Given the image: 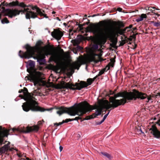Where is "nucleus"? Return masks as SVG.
I'll return each mask as SVG.
<instances>
[{
  "label": "nucleus",
  "instance_id": "a19ab883",
  "mask_svg": "<svg viewBox=\"0 0 160 160\" xmlns=\"http://www.w3.org/2000/svg\"><path fill=\"white\" fill-rule=\"evenodd\" d=\"M103 122L104 121H102V120L100 122H96V124L97 125H100L101 124H102Z\"/></svg>",
  "mask_w": 160,
  "mask_h": 160
},
{
  "label": "nucleus",
  "instance_id": "338daca9",
  "mask_svg": "<svg viewBox=\"0 0 160 160\" xmlns=\"http://www.w3.org/2000/svg\"><path fill=\"white\" fill-rule=\"evenodd\" d=\"M155 9L156 10H160L158 8H155Z\"/></svg>",
  "mask_w": 160,
  "mask_h": 160
},
{
  "label": "nucleus",
  "instance_id": "58836bf2",
  "mask_svg": "<svg viewBox=\"0 0 160 160\" xmlns=\"http://www.w3.org/2000/svg\"><path fill=\"white\" fill-rule=\"evenodd\" d=\"M137 131H138L139 132H140V133H143V132L141 129V128L140 127H138V128L136 129Z\"/></svg>",
  "mask_w": 160,
  "mask_h": 160
},
{
  "label": "nucleus",
  "instance_id": "ddd939ff",
  "mask_svg": "<svg viewBox=\"0 0 160 160\" xmlns=\"http://www.w3.org/2000/svg\"><path fill=\"white\" fill-rule=\"evenodd\" d=\"M29 7L32 10H36V12H34V13H36L37 18L38 17V15L41 17L43 16L44 17L46 18H48V17L47 16V14H45L44 11L40 8L39 7H38L37 6L29 5Z\"/></svg>",
  "mask_w": 160,
  "mask_h": 160
},
{
  "label": "nucleus",
  "instance_id": "a18cd8bd",
  "mask_svg": "<svg viewBox=\"0 0 160 160\" xmlns=\"http://www.w3.org/2000/svg\"><path fill=\"white\" fill-rule=\"evenodd\" d=\"M23 91H24L22 89H20L19 91L18 92L19 93H22V92H23Z\"/></svg>",
  "mask_w": 160,
  "mask_h": 160
},
{
  "label": "nucleus",
  "instance_id": "e433bc0d",
  "mask_svg": "<svg viewBox=\"0 0 160 160\" xmlns=\"http://www.w3.org/2000/svg\"><path fill=\"white\" fill-rule=\"evenodd\" d=\"M132 25H130L128 27H126L125 28V29L126 30H127V29H131V28L132 29Z\"/></svg>",
  "mask_w": 160,
  "mask_h": 160
},
{
  "label": "nucleus",
  "instance_id": "dca6fc26",
  "mask_svg": "<svg viewBox=\"0 0 160 160\" xmlns=\"http://www.w3.org/2000/svg\"><path fill=\"white\" fill-rule=\"evenodd\" d=\"M23 94L25 95V96L27 98H29V101L30 100H35L36 101V99L34 96L35 95L32 93H29L28 92V90L27 88L24 87L23 88Z\"/></svg>",
  "mask_w": 160,
  "mask_h": 160
},
{
  "label": "nucleus",
  "instance_id": "5701e85b",
  "mask_svg": "<svg viewBox=\"0 0 160 160\" xmlns=\"http://www.w3.org/2000/svg\"><path fill=\"white\" fill-rule=\"evenodd\" d=\"M28 65L31 68L33 69L35 67V62L33 61L30 60L28 61Z\"/></svg>",
  "mask_w": 160,
  "mask_h": 160
},
{
  "label": "nucleus",
  "instance_id": "5fc2aeb1",
  "mask_svg": "<svg viewBox=\"0 0 160 160\" xmlns=\"http://www.w3.org/2000/svg\"><path fill=\"white\" fill-rule=\"evenodd\" d=\"M128 40L129 41H132V38L131 37H130L129 38H128Z\"/></svg>",
  "mask_w": 160,
  "mask_h": 160
},
{
  "label": "nucleus",
  "instance_id": "4be33fe9",
  "mask_svg": "<svg viewBox=\"0 0 160 160\" xmlns=\"http://www.w3.org/2000/svg\"><path fill=\"white\" fill-rule=\"evenodd\" d=\"M117 31L119 34L125 36L124 33H125L126 32V30L125 29V28L124 29H117Z\"/></svg>",
  "mask_w": 160,
  "mask_h": 160
},
{
  "label": "nucleus",
  "instance_id": "7c9ffc66",
  "mask_svg": "<svg viewBox=\"0 0 160 160\" xmlns=\"http://www.w3.org/2000/svg\"><path fill=\"white\" fill-rule=\"evenodd\" d=\"M152 22L154 23V25L156 27H158L160 26V22L159 23L158 22H155L154 21H152Z\"/></svg>",
  "mask_w": 160,
  "mask_h": 160
},
{
  "label": "nucleus",
  "instance_id": "72a5a7b5",
  "mask_svg": "<svg viewBox=\"0 0 160 160\" xmlns=\"http://www.w3.org/2000/svg\"><path fill=\"white\" fill-rule=\"evenodd\" d=\"M143 20L142 19V18L140 16V17L138 18L136 20V21L137 22H139L140 21H142Z\"/></svg>",
  "mask_w": 160,
  "mask_h": 160
},
{
  "label": "nucleus",
  "instance_id": "39448f33",
  "mask_svg": "<svg viewBox=\"0 0 160 160\" xmlns=\"http://www.w3.org/2000/svg\"><path fill=\"white\" fill-rule=\"evenodd\" d=\"M19 96L26 101L22 105L23 110L26 112H28L30 110L33 112H43L46 111H49L53 109L52 108L45 109L41 107L38 106V103L35 100H30V101H29V98L26 97L24 94H20Z\"/></svg>",
  "mask_w": 160,
  "mask_h": 160
},
{
  "label": "nucleus",
  "instance_id": "f3484780",
  "mask_svg": "<svg viewBox=\"0 0 160 160\" xmlns=\"http://www.w3.org/2000/svg\"><path fill=\"white\" fill-rule=\"evenodd\" d=\"M9 131L7 129L3 128L2 131H0V144H2L3 139V138L5 137H7L9 133Z\"/></svg>",
  "mask_w": 160,
  "mask_h": 160
},
{
  "label": "nucleus",
  "instance_id": "603ef678",
  "mask_svg": "<svg viewBox=\"0 0 160 160\" xmlns=\"http://www.w3.org/2000/svg\"><path fill=\"white\" fill-rule=\"evenodd\" d=\"M98 75H97L96 77H94L93 78H92V80H93V82L95 80V79H96V78L98 77Z\"/></svg>",
  "mask_w": 160,
  "mask_h": 160
},
{
  "label": "nucleus",
  "instance_id": "6e6d98bb",
  "mask_svg": "<svg viewBox=\"0 0 160 160\" xmlns=\"http://www.w3.org/2000/svg\"><path fill=\"white\" fill-rule=\"evenodd\" d=\"M131 30L130 29H127V30H126V32H125V33L128 32H130Z\"/></svg>",
  "mask_w": 160,
  "mask_h": 160
},
{
  "label": "nucleus",
  "instance_id": "c756f323",
  "mask_svg": "<svg viewBox=\"0 0 160 160\" xmlns=\"http://www.w3.org/2000/svg\"><path fill=\"white\" fill-rule=\"evenodd\" d=\"M1 5L3 6H6L7 7L9 6V3L6 2H3L1 3Z\"/></svg>",
  "mask_w": 160,
  "mask_h": 160
},
{
  "label": "nucleus",
  "instance_id": "e2e57ef3",
  "mask_svg": "<svg viewBox=\"0 0 160 160\" xmlns=\"http://www.w3.org/2000/svg\"><path fill=\"white\" fill-rule=\"evenodd\" d=\"M110 94H111V95L113 94L114 93V92H113L112 93H111L112 92L111 91H110Z\"/></svg>",
  "mask_w": 160,
  "mask_h": 160
},
{
  "label": "nucleus",
  "instance_id": "9d476101",
  "mask_svg": "<svg viewBox=\"0 0 160 160\" xmlns=\"http://www.w3.org/2000/svg\"><path fill=\"white\" fill-rule=\"evenodd\" d=\"M33 70V68H31L30 67L29 68H27V72L30 74L28 76H26L25 78H27L28 80H30V81L33 82L34 85L35 86L39 84V81L36 76L32 73V71Z\"/></svg>",
  "mask_w": 160,
  "mask_h": 160
},
{
  "label": "nucleus",
  "instance_id": "c03bdc74",
  "mask_svg": "<svg viewBox=\"0 0 160 160\" xmlns=\"http://www.w3.org/2000/svg\"><path fill=\"white\" fill-rule=\"evenodd\" d=\"M62 121H64V123H67L69 122L68 119H67L65 120H63Z\"/></svg>",
  "mask_w": 160,
  "mask_h": 160
},
{
  "label": "nucleus",
  "instance_id": "bf43d9fd",
  "mask_svg": "<svg viewBox=\"0 0 160 160\" xmlns=\"http://www.w3.org/2000/svg\"><path fill=\"white\" fill-rule=\"evenodd\" d=\"M137 45L136 44H135V46H134V47L133 48V49H135L137 48Z\"/></svg>",
  "mask_w": 160,
  "mask_h": 160
},
{
  "label": "nucleus",
  "instance_id": "0eeeda50",
  "mask_svg": "<svg viewBox=\"0 0 160 160\" xmlns=\"http://www.w3.org/2000/svg\"><path fill=\"white\" fill-rule=\"evenodd\" d=\"M98 48V43H94L92 46V49L91 50L88 58V59L90 62H94L96 63L99 61L98 59L100 56L98 54L95 53V51L97 50Z\"/></svg>",
  "mask_w": 160,
  "mask_h": 160
},
{
  "label": "nucleus",
  "instance_id": "1a4fd4ad",
  "mask_svg": "<svg viewBox=\"0 0 160 160\" xmlns=\"http://www.w3.org/2000/svg\"><path fill=\"white\" fill-rule=\"evenodd\" d=\"M105 102V100L104 101V102L102 104V106H99L98 108H96L97 110H96V112L93 113L92 114L89 116H87L85 118L83 119L82 120H88L90 119H91L94 118H96L97 116L100 115L102 111L103 108H105L107 110L106 108H104V104Z\"/></svg>",
  "mask_w": 160,
  "mask_h": 160
},
{
  "label": "nucleus",
  "instance_id": "2eb2a0df",
  "mask_svg": "<svg viewBox=\"0 0 160 160\" xmlns=\"http://www.w3.org/2000/svg\"><path fill=\"white\" fill-rule=\"evenodd\" d=\"M149 130L151 131V133L155 137L157 138H160V132L158 130L155 125H152Z\"/></svg>",
  "mask_w": 160,
  "mask_h": 160
},
{
  "label": "nucleus",
  "instance_id": "09e8293b",
  "mask_svg": "<svg viewBox=\"0 0 160 160\" xmlns=\"http://www.w3.org/2000/svg\"><path fill=\"white\" fill-rule=\"evenodd\" d=\"M131 30L134 31L137 30V28L136 27L132 28Z\"/></svg>",
  "mask_w": 160,
  "mask_h": 160
},
{
  "label": "nucleus",
  "instance_id": "13d9d810",
  "mask_svg": "<svg viewBox=\"0 0 160 160\" xmlns=\"http://www.w3.org/2000/svg\"><path fill=\"white\" fill-rule=\"evenodd\" d=\"M68 120H69V122L72 121H74V118H73V119L69 118L68 119Z\"/></svg>",
  "mask_w": 160,
  "mask_h": 160
},
{
  "label": "nucleus",
  "instance_id": "2f4dec72",
  "mask_svg": "<svg viewBox=\"0 0 160 160\" xmlns=\"http://www.w3.org/2000/svg\"><path fill=\"white\" fill-rule=\"evenodd\" d=\"M72 42L73 43L74 46H77V45H78V43L75 40H72Z\"/></svg>",
  "mask_w": 160,
  "mask_h": 160
},
{
  "label": "nucleus",
  "instance_id": "79ce46f5",
  "mask_svg": "<svg viewBox=\"0 0 160 160\" xmlns=\"http://www.w3.org/2000/svg\"><path fill=\"white\" fill-rule=\"evenodd\" d=\"M122 8H117V10L119 12H122Z\"/></svg>",
  "mask_w": 160,
  "mask_h": 160
},
{
  "label": "nucleus",
  "instance_id": "69168bd1",
  "mask_svg": "<svg viewBox=\"0 0 160 160\" xmlns=\"http://www.w3.org/2000/svg\"><path fill=\"white\" fill-rule=\"evenodd\" d=\"M26 159L27 160H30L29 158H26Z\"/></svg>",
  "mask_w": 160,
  "mask_h": 160
},
{
  "label": "nucleus",
  "instance_id": "6ab92c4d",
  "mask_svg": "<svg viewBox=\"0 0 160 160\" xmlns=\"http://www.w3.org/2000/svg\"><path fill=\"white\" fill-rule=\"evenodd\" d=\"M39 129V127L37 125H34L32 127H27L26 128V130L24 132L26 133L31 132H37Z\"/></svg>",
  "mask_w": 160,
  "mask_h": 160
},
{
  "label": "nucleus",
  "instance_id": "7ed1b4c3",
  "mask_svg": "<svg viewBox=\"0 0 160 160\" xmlns=\"http://www.w3.org/2000/svg\"><path fill=\"white\" fill-rule=\"evenodd\" d=\"M95 108L93 106L90 105L87 102L84 101L79 103L76 107L72 106L68 108L63 106L58 107L57 109L58 110L57 113L59 115L64 113H67L71 116H75L77 115L78 117H76L74 118V120L78 121L80 119L81 121L85 118H82L80 117L82 116L84 114L88 112H91Z\"/></svg>",
  "mask_w": 160,
  "mask_h": 160
},
{
  "label": "nucleus",
  "instance_id": "de8ad7c7",
  "mask_svg": "<svg viewBox=\"0 0 160 160\" xmlns=\"http://www.w3.org/2000/svg\"><path fill=\"white\" fill-rule=\"evenodd\" d=\"M42 121H38V124L39 125H41L42 124Z\"/></svg>",
  "mask_w": 160,
  "mask_h": 160
},
{
  "label": "nucleus",
  "instance_id": "f704fd0d",
  "mask_svg": "<svg viewBox=\"0 0 160 160\" xmlns=\"http://www.w3.org/2000/svg\"><path fill=\"white\" fill-rule=\"evenodd\" d=\"M141 16L142 18V19H143L144 18H146L147 17L146 14H142L141 15Z\"/></svg>",
  "mask_w": 160,
  "mask_h": 160
},
{
  "label": "nucleus",
  "instance_id": "864d4df0",
  "mask_svg": "<svg viewBox=\"0 0 160 160\" xmlns=\"http://www.w3.org/2000/svg\"><path fill=\"white\" fill-rule=\"evenodd\" d=\"M60 51L62 53H64V51L63 50V49H62L61 48H60Z\"/></svg>",
  "mask_w": 160,
  "mask_h": 160
},
{
  "label": "nucleus",
  "instance_id": "3c124183",
  "mask_svg": "<svg viewBox=\"0 0 160 160\" xmlns=\"http://www.w3.org/2000/svg\"><path fill=\"white\" fill-rule=\"evenodd\" d=\"M64 123V121H62V122H59V123H58V124L59 125H61L62 124H63V123Z\"/></svg>",
  "mask_w": 160,
  "mask_h": 160
},
{
  "label": "nucleus",
  "instance_id": "20e7f679",
  "mask_svg": "<svg viewBox=\"0 0 160 160\" xmlns=\"http://www.w3.org/2000/svg\"><path fill=\"white\" fill-rule=\"evenodd\" d=\"M130 92L126 91L120 92L114 94V96L109 98V102L107 100H105L104 104V108L107 109L111 108L114 109L118 106L124 105L127 102V100H129Z\"/></svg>",
  "mask_w": 160,
  "mask_h": 160
},
{
  "label": "nucleus",
  "instance_id": "052dcab7",
  "mask_svg": "<svg viewBox=\"0 0 160 160\" xmlns=\"http://www.w3.org/2000/svg\"><path fill=\"white\" fill-rule=\"evenodd\" d=\"M87 15H85L84 16V18H83V19H86V18H87Z\"/></svg>",
  "mask_w": 160,
  "mask_h": 160
},
{
  "label": "nucleus",
  "instance_id": "bb28decb",
  "mask_svg": "<svg viewBox=\"0 0 160 160\" xmlns=\"http://www.w3.org/2000/svg\"><path fill=\"white\" fill-rule=\"evenodd\" d=\"M1 22L3 24L8 23L9 22V21L8 20L7 18L6 17L2 20Z\"/></svg>",
  "mask_w": 160,
  "mask_h": 160
},
{
  "label": "nucleus",
  "instance_id": "f257e3e1",
  "mask_svg": "<svg viewBox=\"0 0 160 160\" xmlns=\"http://www.w3.org/2000/svg\"><path fill=\"white\" fill-rule=\"evenodd\" d=\"M35 47H32L28 44L26 45L25 48L27 51L25 52L20 50L19 52V55L21 58H33L35 59H37V62H38L40 65L44 64L45 61L46 56L51 55L49 58L50 62L53 61L57 64V65H54L50 64V67L51 69L56 72H58L61 68L59 63L60 59L58 55L54 52L52 49H47L44 52L42 51H37L36 53H35Z\"/></svg>",
  "mask_w": 160,
  "mask_h": 160
},
{
  "label": "nucleus",
  "instance_id": "f8f14e48",
  "mask_svg": "<svg viewBox=\"0 0 160 160\" xmlns=\"http://www.w3.org/2000/svg\"><path fill=\"white\" fill-rule=\"evenodd\" d=\"M26 7H22L26 10V13L25 14V17L26 19H30L31 18L34 19L37 18L36 13L31 11L29 8V6L26 5Z\"/></svg>",
  "mask_w": 160,
  "mask_h": 160
},
{
  "label": "nucleus",
  "instance_id": "4468645a",
  "mask_svg": "<svg viewBox=\"0 0 160 160\" xmlns=\"http://www.w3.org/2000/svg\"><path fill=\"white\" fill-rule=\"evenodd\" d=\"M51 35L52 37L58 41L63 36V33L59 30L54 29V31L52 32Z\"/></svg>",
  "mask_w": 160,
  "mask_h": 160
},
{
  "label": "nucleus",
  "instance_id": "c85d7f7f",
  "mask_svg": "<svg viewBox=\"0 0 160 160\" xmlns=\"http://www.w3.org/2000/svg\"><path fill=\"white\" fill-rule=\"evenodd\" d=\"M78 22H77V23H76V25H77L78 26V27L79 28L80 30H83V27L85 25V24H78Z\"/></svg>",
  "mask_w": 160,
  "mask_h": 160
},
{
  "label": "nucleus",
  "instance_id": "ea45409f",
  "mask_svg": "<svg viewBox=\"0 0 160 160\" xmlns=\"http://www.w3.org/2000/svg\"><path fill=\"white\" fill-rule=\"evenodd\" d=\"M148 99V101H147V102H148L149 101L151 100L152 99L151 96H148L147 95V98Z\"/></svg>",
  "mask_w": 160,
  "mask_h": 160
},
{
  "label": "nucleus",
  "instance_id": "a211bd4d",
  "mask_svg": "<svg viewBox=\"0 0 160 160\" xmlns=\"http://www.w3.org/2000/svg\"><path fill=\"white\" fill-rule=\"evenodd\" d=\"M18 6L21 7H26V4L23 2H19L18 1H12L9 3V6L15 7Z\"/></svg>",
  "mask_w": 160,
  "mask_h": 160
},
{
  "label": "nucleus",
  "instance_id": "cd10ccee",
  "mask_svg": "<svg viewBox=\"0 0 160 160\" xmlns=\"http://www.w3.org/2000/svg\"><path fill=\"white\" fill-rule=\"evenodd\" d=\"M148 10L150 11L152 13H153V15L151 14V15H156L158 16V17L160 16V14H158L157 13H156L154 12V11H155V10H153L152 9H150V7H149L148 9Z\"/></svg>",
  "mask_w": 160,
  "mask_h": 160
},
{
  "label": "nucleus",
  "instance_id": "0e129e2a",
  "mask_svg": "<svg viewBox=\"0 0 160 160\" xmlns=\"http://www.w3.org/2000/svg\"><path fill=\"white\" fill-rule=\"evenodd\" d=\"M130 32H131V33H134L133 31L131 30Z\"/></svg>",
  "mask_w": 160,
  "mask_h": 160
},
{
  "label": "nucleus",
  "instance_id": "412c9836",
  "mask_svg": "<svg viewBox=\"0 0 160 160\" xmlns=\"http://www.w3.org/2000/svg\"><path fill=\"white\" fill-rule=\"evenodd\" d=\"M42 43V42L41 41H38L36 43V46L33 47H35V53L36 50H37V51H40V47Z\"/></svg>",
  "mask_w": 160,
  "mask_h": 160
},
{
  "label": "nucleus",
  "instance_id": "b1692460",
  "mask_svg": "<svg viewBox=\"0 0 160 160\" xmlns=\"http://www.w3.org/2000/svg\"><path fill=\"white\" fill-rule=\"evenodd\" d=\"M108 68L106 67V68H104L103 69L101 70L99 72L98 74V76H100L101 75L103 74L105 72L107 71V69Z\"/></svg>",
  "mask_w": 160,
  "mask_h": 160
},
{
  "label": "nucleus",
  "instance_id": "8fccbe9b",
  "mask_svg": "<svg viewBox=\"0 0 160 160\" xmlns=\"http://www.w3.org/2000/svg\"><path fill=\"white\" fill-rule=\"evenodd\" d=\"M54 126H56V127L58 126H59L58 124V123H54Z\"/></svg>",
  "mask_w": 160,
  "mask_h": 160
},
{
  "label": "nucleus",
  "instance_id": "393cba45",
  "mask_svg": "<svg viewBox=\"0 0 160 160\" xmlns=\"http://www.w3.org/2000/svg\"><path fill=\"white\" fill-rule=\"evenodd\" d=\"M101 153L103 156H105V157H106L108 158H109V159H111V155L106 152H101Z\"/></svg>",
  "mask_w": 160,
  "mask_h": 160
},
{
  "label": "nucleus",
  "instance_id": "423d86ee",
  "mask_svg": "<svg viewBox=\"0 0 160 160\" xmlns=\"http://www.w3.org/2000/svg\"><path fill=\"white\" fill-rule=\"evenodd\" d=\"M93 82L91 78H89L87 79V82L84 81H81L80 82H76L75 84H70L69 82L66 83L63 82L62 83L63 88H69L73 90H80L82 89L87 87L88 86L91 85Z\"/></svg>",
  "mask_w": 160,
  "mask_h": 160
},
{
  "label": "nucleus",
  "instance_id": "f03ea898",
  "mask_svg": "<svg viewBox=\"0 0 160 160\" xmlns=\"http://www.w3.org/2000/svg\"><path fill=\"white\" fill-rule=\"evenodd\" d=\"M102 24L103 26L106 24H111L109 27H106L103 29L98 28L95 29L94 32L99 36L104 38L105 39L109 38L114 41V38H116V41L114 43V45L112 44H110L111 46L113 47L117 42V37L119 36V34L116 30L117 27L115 25H117L120 28H123L124 24L123 22L120 21H115L111 20H103L100 22Z\"/></svg>",
  "mask_w": 160,
  "mask_h": 160
},
{
  "label": "nucleus",
  "instance_id": "37998d69",
  "mask_svg": "<svg viewBox=\"0 0 160 160\" xmlns=\"http://www.w3.org/2000/svg\"><path fill=\"white\" fill-rule=\"evenodd\" d=\"M156 123L159 126H160V119L158 120Z\"/></svg>",
  "mask_w": 160,
  "mask_h": 160
},
{
  "label": "nucleus",
  "instance_id": "49530a36",
  "mask_svg": "<svg viewBox=\"0 0 160 160\" xmlns=\"http://www.w3.org/2000/svg\"><path fill=\"white\" fill-rule=\"evenodd\" d=\"M63 148L62 147V146H60L59 149H60V152H61L62 151Z\"/></svg>",
  "mask_w": 160,
  "mask_h": 160
},
{
  "label": "nucleus",
  "instance_id": "680f3d73",
  "mask_svg": "<svg viewBox=\"0 0 160 160\" xmlns=\"http://www.w3.org/2000/svg\"><path fill=\"white\" fill-rule=\"evenodd\" d=\"M57 19L59 21H61V20L58 17H57Z\"/></svg>",
  "mask_w": 160,
  "mask_h": 160
},
{
  "label": "nucleus",
  "instance_id": "aec40b11",
  "mask_svg": "<svg viewBox=\"0 0 160 160\" xmlns=\"http://www.w3.org/2000/svg\"><path fill=\"white\" fill-rule=\"evenodd\" d=\"M116 58L115 56V57L114 58H111L110 59V62L109 63L108 65L106 66L108 68L107 69V70H108L110 68V67L111 66L112 67H113L114 66V63L115 62V58Z\"/></svg>",
  "mask_w": 160,
  "mask_h": 160
},
{
  "label": "nucleus",
  "instance_id": "c9c22d12",
  "mask_svg": "<svg viewBox=\"0 0 160 160\" xmlns=\"http://www.w3.org/2000/svg\"><path fill=\"white\" fill-rule=\"evenodd\" d=\"M138 34V33H137L136 34H133L132 35H131L130 37H132V38H134L135 39H136V35Z\"/></svg>",
  "mask_w": 160,
  "mask_h": 160
},
{
  "label": "nucleus",
  "instance_id": "4c0bfd02",
  "mask_svg": "<svg viewBox=\"0 0 160 160\" xmlns=\"http://www.w3.org/2000/svg\"><path fill=\"white\" fill-rule=\"evenodd\" d=\"M12 130L14 132H15L16 131L18 132L19 131V130H18V129L17 128H13L12 129Z\"/></svg>",
  "mask_w": 160,
  "mask_h": 160
},
{
  "label": "nucleus",
  "instance_id": "6e6552de",
  "mask_svg": "<svg viewBox=\"0 0 160 160\" xmlns=\"http://www.w3.org/2000/svg\"><path fill=\"white\" fill-rule=\"evenodd\" d=\"M129 100H136L137 99L143 100L147 97V95L145 93L139 92L135 89L132 90V92H130Z\"/></svg>",
  "mask_w": 160,
  "mask_h": 160
},
{
  "label": "nucleus",
  "instance_id": "a878e982",
  "mask_svg": "<svg viewBox=\"0 0 160 160\" xmlns=\"http://www.w3.org/2000/svg\"><path fill=\"white\" fill-rule=\"evenodd\" d=\"M82 48L80 46H79V45H77V47H76V48L75 49V51H74V50H73V52L74 53H76L77 51H80V50H82Z\"/></svg>",
  "mask_w": 160,
  "mask_h": 160
},
{
  "label": "nucleus",
  "instance_id": "473e14b6",
  "mask_svg": "<svg viewBox=\"0 0 160 160\" xmlns=\"http://www.w3.org/2000/svg\"><path fill=\"white\" fill-rule=\"evenodd\" d=\"M110 110H108V113H107V114H105L104 116V117L103 118V119H102V121H104V120H105V119H106V118L107 117V116H108V114H109L110 112Z\"/></svg>",
  "mask_w": 160,
  "mask_h": 160
},
{
  "label": "nucleus",
  "instance_id": "4d7b16f0",
  "mask_svg": "<svg viewBox=\"0 0 160 160\" xmlns=\"http://www.w3.org/2000/svg\"><path fill=\"white\" fill-rule=\"evenodd\" d=\"M125 43V42H121L120 43V46H123L124 44Z\"/></svg>",
  "mask_w": 160,
  "mask_h": 160
},
{
  "label": "nucleus",
  "instance_id": "9b49d317",
  "mask_svg": "<svg viewBox=\"0 0 160 160\" xmlns=\"http://www.w3.org/2000/svg\"><path fill=\"white\" fill-rule=\"evenodd\" d=\"M7 11L9 15V18H11L15 17L19 15L21 12L25 14L26 13V10L23 8V9L19 10L17 9H7Z\"/></svg>",
  "mask_w": 160,
  "mask_h": 160
},
{
  "label": "nucleus",
  "instance_id": "774afa93",
  "mask_svg": "<svg viewBox=\"0 0 160 160\" xmlns=\"http://www.w3.org/2000/svg\"><path fill=\"white\" fill-rule=\"evenodd\" d=\"M158 96H160V93H157Z\"/></svg>",
  "mask_w": 160,
  "mask_h": 160
}]
</instances>
